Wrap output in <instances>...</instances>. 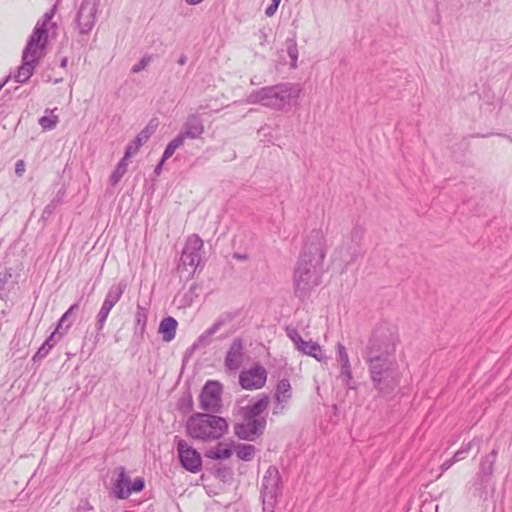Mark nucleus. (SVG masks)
I'll return each instance as SVG.
<instances>
[{"mask_svg": "<svg viewBox=\"0 0 512 512\" xmlns=\"http://www.w3.org/2000/svg\"><path fill=\"white\" fill-rule=\"evenodd\" d=\"M399 343L398 329L388 322H381L373 330L363 350L373 388L380 396H389L400 385L402 373L395 357Z\"/></svg>", "mask_w": 512, "mask_h": 512, "instance_id": "obj_1", "label": "nucleus"}, {"mask_svg": "<svg viewBox=\"0 0 512 512\" xmlns=\"http://www.w3.org/2000/svg\"><path fill=\"white\" fill-rule=\"evenodd\" d=\"M325 256L324 234L320 229H313L307 237L293 274L294 295L297 298L305 299L320 285Z\"/></svg>", "mask_w": 512, "mask_h": 512, "instance_id": "obj_2", "label": "nucleus"}, {"mask_svg": "<svg viewBox=\"0 0 512 512\" xmlns=\"http://www.w3.org/2000/svg\"><path fill=\"white\" fill-rule=\"evenodd\" d=\"M56 13V5L47 11L43 17L38 20L36 26L30 35L22 54V64L18 67L16 78L18 81L29 80L34 69L39 64L43 51L46 48L48 40L47 25Z\"/></svg>", "mask_w": 512, "mask_h": 512, "instance_id": "obj_3", "label": "nucleus"}, {"mask_svg": "<svg viewBox=\"0 0 512 512\" xmlns=\"http://www.w3.org/2000/svg\"><path fill=\"white\" fill-rule=\"evenodd\" d=\"M189 436L202 441L220 439L228 430V422L221 416L212 413H195L186 424Z\"/></svg>", "mask_w": 512, "mask_h": 512, "instance_id": "obj_4", "label": "nucleus"}, {"mask_svg": "<svg viewBox=\"0 0 512 512\" xmlns=\"http://www.w3.org/2000/svg\"><path fill=\"white\" fill-rule=\"evenodd\" d=\"M260 493L264 512H274L277 499L282 494V478L276 466L270 465L266 470Z\"/></svg>", "mask_w": 512, "mask_h": 512, "instance_id": "obj_5", "label": "nucleus"}, {"mask_svg": "<svg viewBox=\"0 0 512 512\" xmlns=\"http://www.w3.org/2000/svg\"><path fill=\"white\" fill-rule=\"evenodd\" d=\"M203 248V240L197 234L190 235L183 247L177 270L182 273L184 270L191 269L189 275L194 274L202 262Z\"/></svg>", "mask_w": 512, "mask_h": 512, "instance_id": "obj_6", "label": "nucleus"}, {"mask_svg": "<svg viewBox=\"0 0 512 512\" xmlns=\"http://www.w3.org/2000/svg\"><path fill=\"white\" fill-rule=\"evenodd\" d=\"M220 110L221 108L211 104L200 105L195 112L189 114L179 134L183 135L184 139L199 138L204 133V120L202 116L217 113Z\"/></svg>", "mask_w": 512, "mask_h": 512, "instance_id": "obj_7", "label": "nucleus"}, {"mask_svg": "<svg viewBox=\"0 0 512 512\" xmlns=\"http://www.w3.org/2000/svg\"><path fill=\"white\" fill-rule=\"evenodd\" d=\"M222 384L216 380H208L203 386L199 401L200 408L210 413H218L222 408Z\"/></svg>", "mask_w": 512, "mask_h": 512, "instance_id": "obj_8", "label": "nucleus"}, {"mask_svg": "<svg viewBox=\"0 0 512 512\" xmlns=\"http://www.w3.org/2000/svg\"><path fill=\"white\" fill-rule=\"evenodd\" d=\"M99 3L95 0H82L75 19L81 34H88L96 22Z\"/></svg>", "mask_w": 512, "mask_h": 512, "instance_id": "obj_9", "label": "nucleus"}, {"mask_svg": "<svg viewBox=\"0 0 512 512\" xmlns=\"http://www.w3.org/2000/svg\"><path fill=\"white\" fill-rule=\"evenodd\" d=\"M176 444L181 466L191 473L199 472L202 465L200 453L189 446L183 439L176 437Z\"/></svg>", "mask_w": 512, "mask_h": 512, "instance_id": "obj_10", "label": "nucleus"}, {"mask_svg": "<svg viewBox=\"0 0 512 512\" xmlns=\"http://www.w3.org/2000/svg\"><path fill=\"white\" fill-rule=\"evenodd\" d=\"M266 424V419L243 418L241 423L235 424L234 433L239 439L253 441L264 433Z\"/></svg>", "mask_w": 512, "mask_h": 512, "instance_id": "obj_11", "label": "nucleus"}, {"mask_svg": "<svg viewBox=\"0 0 512 512\" xmlns=\"http://www.w3.org/2000/svg\"><path fill=\"white\" fill-rule=\"evenodd\" d=\"M267 380V371L260 365L244 370L239 375V384L243 389L253 390L262 388Z\"/></svg>", "mask_w": 512, "mask_h": 512, "instance_id": "obj_12", "label": "nucleus"}, {"mask_svg": "<svg viewBox=\"0 0 512 512\" xmlns=\"http://www.w3.org/2000/svg\"><path fill=\"white\" fill-rule=\"evenodd\" d=\"M303 92L299 83H281L275 86H268L253 92L250 96H300Z\"/></svg>", "mask_w": 512, "mask_h": 512, "instance_id": "obj_13", "label": "nucleus"}, {"mask_svg": "<svg viewBox=\"0 0 512 512\" xmlns=\"http://www.w3.org/2000/svg\"><path fill=\"white\" fill-rule=\"evenodd\" d=\"M269 403L270 397L268 394L261 393L257 395L248 405L241 407L242 418L266 419L263 413L267 410Z\"/></svg>", "mask_w": 512, "mask_h": 512, "instance_id": "obj_14", "label": "nucleus"}, {"mask_svg": "<svg viewBox=\"0 0 512 512\" xmlns=\"http://www.w3.org/2000/svg\"><path fill=\"white\" fill-rule=\"evenodd\" d=\"M232 317L221 315L208 329H206L193 343L191 350L207 347L212 343V336L215 335Z\"/></svg>", "mask_w": 512, "mask_h": 512, "instance_id": "obj_15", "label": "nucleus"}, {"mask_svg": "<svg viewBox=\"0 0 512 512\" xmlns=\"http://www.w3.org/2000/svg\"><path fill=\"white\" fill-rule=\"evenodd\" d=\"M336 348H337V362L340 365L339 378L341 379L342 383L345 386H347L348 388H352V386H351V382L353 379L352 368H351L350 359H349L347 349L340 342L337 343Z\"/></svg>", "mask_w": 512, "mask_h": 512, "instance_id": "obj_16", "label": "nucleus"}, {"mask_svg": "<svg viewBox=\"0 0 512 512\" xmlns=\"http://www.w3.org/2000/svg\"><path fill=\"white\" fill-rule=\"evenodd\" d=\"M243 341L241 338H235L225 356V367L229 371H235L240 368L243 362Z\"/></svg>", "mask_w": 512, "mask_h": 512, "instance_id": "obj_17", "label": "nucleus"}, {"mask_svg": "<svg viewBox=\"0 0 512 512\" xmlns=\"http://www.w3.org/2000/svg\"><path fill=\"white\" fill-rule=\"evenodd\" d=\"M469 491L474 497L486 501L494 492V482L488 478L475 475L473 481L470 483Z\"/></svg>", "mask_w": 512, "mask_h": 512, "instance_id": "obj_18", "label": "nucleus"}, {"mask_svg": "<svg viewBox=\"0 0 512 512\" xmlns=\"http://www.w3.org/2000/svg\"><path fill=\"white\" fill-rule=\"evenodd\" d=\"M114 472L117 476L112 487L113 494L117 499H127L130 496V490H128L130 478L126 474V469L119 466Z\"/></svg>", "mask_w": 512, "mask_h": 512, "instance_id": "obj_19", "label": "nucleus"}, {"mask_svg": "<svg viewBox=\"0 0 512 512\" xmlns=\"http://www.w3.org/2000/svg\"><path fill=\"white\" fill-rule=\"evenodd\" d=\"M127 288V283L124 280L119 281L118 283L113 284L107 291L102 306L107 310H112V308L120 301L123 293Z\"/></svg>", "mask_w": 512, "mask_h": 512, "instance_id": "obj_20", "label": "nucleus"}, {"mask_svg": "<svg viewBox=\"0 0 512 512\" xmlns=\"http://www.w3.org/2000/svg\"><path fill=\"white\" fill-rule=\"evenodd\" d=\"M157 128V123L151 120L148 125L137 134L135 139L126 147L125 151H129L131 155L136 154L140 147L148 141V139L154 134Z\"/></svg>", "mask_w": 512, "mask_h": 512, "instance_id": "obj_21", "label": "nucleus"}, {"mask_svg": "<svg viewBox=\"0 0 512 512\" xmlns=\"http://www.w3.org/2000/svg\"><path fill=\"white\" fill-rule=\"evenodd\" d=\"M498 457V449L494 448L490 453L480 459L479 469L476 475L493 480L494 467Z\"/></svg>", "mask_w": 512, "mask_h": 512, "instance_id": "obj_22", "label": "nucleus"}, {"mask_svg": "<svg viewBox=\"0 0 512 512\" xmlns=\"http://www.w3.org/2000/svg\"><path fill=\"white\" fill-rule=\"evenodd\" d=\"M365 234V229L361 225H355L350 234L349 242L353 243L352 257L345 259L346 265L353 263L359 256L362 255L361 242Z\"/></svg>", "mask_w": 512, "mask_h": 512, "instance_id": "obj_23", "label": "nucleus"}, {"mask_svg": "<svg viewBox=\"0 0 512 512\" xmlns=\"http://www.w3.org/2000/svg\"><path fill=\"white\" fill-rule=\"evenodd\" d=\"M178 322L171 316L164 317L159 325V333L162 334L163 341L170 342L175 338Z\"/></svg>", "mask_w": 512, "mask_h": 512, "instance_id": "obj_24", "label": "nucleus"}, {"mask_svg": "<svg viewBox=\"0 0 512 512\" xmlns=\"http://www.w3.org/2000/svg\"><path fill=\"white\" fill-rule=\"evenodd\" d=\"M131 156L132 155L129 151H125L123 158L118 162L109 178V183L111 186H116L125 175L127 172L128 160Z\"/></svg>", "mask_w": 512, "mask_h": 512, "instance_id": "obj_25", "label": "nucleus"}, {"mask_svg": "<svg viewBox=\"0 0 512 512\" xmlns=\"http://www.w3.org/2000/svg\"><path fill=\"white\" fill-rule=\"evenodd\" d=\"M296 349L305 355L314 357L318 361H322L325 358L321 346L311 340H303V344H300Z\"/></svg>", "mask_w": 512, "mask_h": 512, "instance_id": "obj_26", "label": "nucleus"}, {"mask_svg": "<svg viewBox=\"0 0 512 512\" xmlns=\"http://www.w3.org/2000/svg\"><path fill=\"white\" fill-rule=\"evenodd\" d=\"M292 98H247L248 103H257L259 102L268 107H272L277 110L286 109V105H290V100Z\"/></svg>", "mask_w": 512, "mask_h": 512, "instance_id": "obj_27", "label": "nucleus"}, {"mask_svg": "<svg viewBox=\"0 0 512 512\" xmlns=\"http://www.w3.org/2000/svg\"><path fill=\"white\" fill-rule=\"evenodd\" d=\"M147 319H148L147 310L144 307L137 305V310H136V314H135V326H134L135 335H139L140 337H143V335L145 333V329H146Z\"/></svg>", "mask_w": 512, "mask_h": 512, "instance_id": "obj_28", "label": "nucleus"}, {"mask_svg": "<svg viewBox=\"0 0 512 512\" xmlns=\"http://www.w3.org/2000/svg\"><path fill=\"white\" fill-rule=\"evenodd\" d=\"M292 396V389L288 379H281L274 394L275 402H287Z\"/></svg>", "mask_w": 512, "mask_h": 512, "instance_id": "obj_29", "label": "nucleus"}, {"mask_svg": "<svg viewBox=\"0 0 512 512\" xmlns=\"http://www.w3.org/2000/svg\"><path fill=\"white\" fill-rule=\"evenodd\" d=\"M80 308V303L72 304L68 310L61 316L57 324V330H62L64 333L70 328L73 323L72 315Z\"/></svg>", "mask_w": 512, "mask_h": 512, "instance_id": "obj_30", "label": "nucleus"}, {"mask_svg": "<svg viewBox=\"0 0 512 512\" xmlns=\"http://www.w3.org/2000/svg\"><path fill=\"white\" fill-rule=\"evenodd\" d=\"M232 455V450L230 447H223L221 443H218L217 446L206 453V456L211 459L223 460L228 459Z\"/></svg>", "mask_w": 512, "mask_h": 512, "instance_id": "obj_31", "label": "nucleus"}, {"mask_svg": "<svg viewBox=\"0 0 512 512\" xmlns=\"http://www.w3.org/2000/svg\"><path fill=\"white\" fill-rule=\"evenodd\" d=\"M185 139L183 138V135L178 134L174 139H172L166 146L163 155H162V162H165L168 160L178 149L184 144Z\"/></svg>", "mask_w": 512, "mask_h": 512, "instance_id": "obj_32", "label": "nucleus"}, {"mask_svg": "<svg viewBox=\"0 0 512 512\" xmlns=\"http://www.w3.org/2000/svg\"><path fill=\"white\" fill-rule=\"evenodd\" d=\"M256 448L252 444H239L236 446V455L240 460L250 461L255 455Z\"/></svg>", "mask_w": 512, "mask_h": 512, "instance_id": "obj_33", "label": "nucleus"}, {"mask_svg": "<svg viewBox=\"0 0 512 512\" xmlns=\"http://www.w3.org/2000/svg\"><path fill=\"white\" fill-rule=\"evenodd\" d=\"M17 74H18V68L16 69V72H15L13 77L11 75H8L2 81H0V90L3 87L7 86V88L4 91L3 96H6L7 94H10L12 90H14V91L17 90L18 86L16 84H18V83H25L27 81V80H25V81H18V79L16 78Z\"/></svg>", "mask_w": 512, "mask_h": 512, "instance_id": "obj_34", "label": "nucleus"}, {"mask_svg": "<svg viewBox=\"0 0 512 512\" xmlns=\"http://www.w3.org/2000/svg\"><path fill=\"white\" fill-rule=\"evenodd\" d=\"M287 54L291 60L290 66L291 68L297 67V59H298V49L295 40H289L287 42Z\"/></svg>", "mask_w": 512, "mask_h": 512, "instance_id": "obj_35", "label": "nucleus"}, {"mask_svg": "<svg viewBox=\"0 0 512 512\" xmlns=\"http://www.w3.org/2000/svg\"><path fill=\"white\" fill-rule=\"evenodd\" d=\"M58 121L59 119L56 115H45L39 118L38 123L43 128V130H52L56 127Z\"/></svg>", "mask_w": 512, "mask_h": 512, "instance_id": "obj_36", "label": "nucleus"}, {"mask_svg": "<svg viewBox=\"0 0 512 512\" xmlns=\"http://www.w3.org/2000/svg\"><path fill=\"white\" fill-rule=\"evenodd\" d=\"M110 313V310H107L106 308H104L103 306H101L99 312L97 313V316H96V330L97 332H101L104 328V325H105V322L108 318V315Z\"/></svg>", "mask_w": 512, "mask_h": 512, "instance_id": "obj_37", "label": "nucleus"}, {"mask_svg": "<svg viewBox=\"0 0 512 512\" xmlns=\"http://www.w3.org/2000/svg\"><path fill=\"white\" fill-rule=\"evenodd\" d=\"M51 345H48V343H43L39 349L37 350V352L34 354V356L32 357V361L33 362H39L41 361L42 359H44L50 352L51 350Z\"/></svg>", "mask_w": 512, "mask_h": 512, "instance_id": "obj_38", "label": "nucleus"}, {"mask_svg": "<svg viewBox=\"0 0 512 512\" xmlns=\"http://www.w3.org/2000/svg\"><path fill=\"white\" fill-rule=\"evenodd\" d=\"M286 334L290 338V340L294 343L297 348L300 344H303V338L297 331V329L293 327H286Z\"/></svg>", "mask_w": 512, "mask_h": 512, "instance_id": "obj_39", "label": "nucleus"}, {"mask_svg": "<svg viewBox=\"0 0 512 512\" xmlns=\"http://www.w3.org/2000/svg\"><path fill=\"white\" fill-rule=\"evenodd\" d=\"M471 446H472V441H470L467 444H462V446L455 452V454L453 456L454 460L456 462L463 460L466 457V455L469 453Z\"/></svg>", "mask_w": 512, "mask_h": 512, "instance_id": "obj_40", "label": "nucleus"}, {"mask_svg": "<svg viewBox=\"0 0 512 512\" xmlns=\"http://www.w3.org/2000/svg\"><path fill=\"white\" fill-rule=\"evenodd\" d=\"M145 488V481H144V478L142 477H137L134 479V481L128 486V490H130V494L133 493V492H141L143 491Z\"/></svg>", "mask_w": 512, "mask_h": 512, "instance_id": "obj_41", "label": "nucleus"}, {"mask_svg": "<svg viewBox=\"0 0 512 512\" xmlns=\"http://www.w3.org/2000/svg\"><path fill=\"white\" fill-rule=\"evenodd\" d=\"M151 59H152V56L150 55H144L140 61L138 63H136L132 68H131V72L132 73H138L140 71H142L143 69H145L148 64L151 62Z\"/></svg>", "mask_w": 512, "mask_h": 512, "instance_id": "obj_42", "label": "nucleus"}, {"mask_svg": "<svg viewBox=\"0 0 512 512\" xmlns=\"http://www.w3.org/2000/svg\"><path fill=\"white\" fill-rule=\"evenodd\" d=\"M352 253H353V243H351V242H348L343 247H341V249L339 250L340 257L345 264H346V261L344 260V258L348 259V258L352 257Z\"/></svg>", "mask_w": 512, "mask_h": 512, "instance_id": "obj_43", "label": "nucleus"}, {"mask_svg": "<svg viewBox=\"0 0 512 512\" xmlns=\"http://www.w3.org/2000/svg\"><path fill=\"white\" fill-rule=\"evenodd\" d=\"M63 334L64 332L62 330H57L56 328L55 331L52 332L44 342L48 343V345H51V348H53L58 343Z\"/></svg>", "mask_w": 512, "mask_h": 512, "instance_id": "obj_44", "label": "nucleus"}, {"mask_svg": "<svg viewBox=\"0 0 512 512\" xmlns=\"http://www.w3.org/2000/svg\"><path fill=\"white\" fill-rule=\"evenodd\" d=\"M94 509L87 498H82L77 506L78 512H90Z\"/></svg>", "mask_w": 512, "mask_h": 512, "instance_id": "obj_45", "label": "nucleus"}, {"mask_svg": "<svg viewBox=\"0 0 512 512\" xmlns=\"http://www.w3.org/2000/svg\"><path fill=\"white\" fill-rule=\"evenodd\" d=\"M57 201L58 200H51L44 208L43 210V213H42V217L43 218H48L50 217V215L55 211V209L57 208Z\"/></svg>", "mask_w": 512, "mask_h": 512, "instance_id": "obj_46", "label": "nucleus"}, {"mask_svg": "<svg viewBox=\"0 0 512 512\" xmlns=\"http://www.w3.org/2000/svg\"><path fill=\"white\" fill-rule=\"evenodd\" d=\"M281 0H271V4L265 9V15L272 17L275 15Z\"/></svg>", "mask_w": 512, "mask_h": 512, "instance_id": "obj_47", "label": "nucleus"}, {"mask_svg": "<svg viewBox=\"0 0 512 512\" xmlns=\"http://www.w3.org/2000/svg\"><path fill=\"white\" fill-rule=\"evenodd\" d=\"M12 277L11 270L8 268H4L3 270H0V284L6 285L7 282Z\"/></svg>", "mask_w": 512, "mask_h": 512, "instance_id": "obj_48", "label": "nucleus"}, {"mask_svg": "<svg viewBox=\"0 0 512 512\" xmlns=\"http://www.w3.org/2000/svg\"><path fill=\"white\" fill-rule=\"evenodd\" d=\"M25 172V162L23 160H18L15 164V174L18 177H22Z\"/></svg>", "mask_w": 512, "mask_h": 512, "instance_id": "obj_49", "label": "nucleus"}, {"mask_svg": "<svg viewBox=\"0 0 512 512\" xmlns=\"http://www.w3.org/2000/svg\"><path fill=\"white\" fill-rule=\"evenodd\" d=\"M286 402H276L275 406L273 407V414L278 415L281 414L285 408Z\"/></svg>", "mask_w": 512, "mask_h": 512, "instance_id": "obj_50", "label": "nucleus"}, {"mask_svg": "<svg viewBox=\"0 0 512 512\" xmlns=\"http://www.w3.org/2000/svg\"><path fill=\"white\" fill-rule=\"evenodd\" d=\"M456 461L454 460V458L452 457L451 459L449 460H446L442 465H441V469L442 471H446L448 470Z\"/></svg>", "mask_w": 512, "mask_h": 512, "instance_id": "obj_51", "label": "nucleus"}, {"mask_svg": "<svg viewBox=\"0 0 512 512\" xmlns=\"http://www.w3.org/2000/svg\"><path fill=\"white\" fill-rule=\"evenodd\" d=\"M64 194H65V190L63 189H60L57 194L55 195V197L52 199V200H58L57 201V206L61 203L63 197H64Z\"/></svg>", "mask_w": 512, "mask_h": 512, "instance_id": "obj_52", "label": "nucleus"}, {"mask_svg": "<svg viewBox=\"0 0 512 512\" xmlns=\"http://www.w3.org/2000/svg\"><path fill=\"white\" fill-rule=\"evenodd\" d=\"M164 162H162V159L160 160V162L157 164V166L155 167L154 169V173L156 175H159L161 170H162V166H163Z\"/></svg>", "mask_w": 512, "mask_h": 512, "instance_id": "obj_53", "label": "nucleus"}, {"mask_svg": "<svg viewBox=\"0 0 512 512\" xmlns=\"http://www.w3.org/2000/svg\"><path fill=\"white\" fill-rule=\"evenodd\" d=\"M177 62H178V64H179V65H182V66H183V65H185V64H186V62H187V56H186V55H184V54H182V55L179 57V59H178V61H177Z\"/></svg>", "mask_w": 512, "mask_h": 512, "instance_id": "obj_54", "label": "nucleus"}, {"mask_svg": "<svg viewBox=\"0 0 512 512\" xmlns=\"http://www.w3.org/2000/svg\"><path fill=\"white\" fill-rule=\"evenodd\" d=\"M203 0H186V2L190 5H196L201 3Z\"/></svg>", "mask_w": 512, "mask_h": 512, "instance_id": "obj_55", "label": "nucleus"}, {"mask_svg": "<svg viewBox=\"0 0 512 512\" xmlns=\"http://www.w3.org/2000/svg\"><path fill=\"white\" fill-rule=\"evenodd\" d=\"M67 63H68V59H67V57H64V58L61 60V67H66Z\"/></svg>", "mask_w": 512, "mask_h": 512, "instance_id": "obj_56", "label": "nucleus"}, {"mask_svg": "<svg viewBox=\"0 0 512 512\" xmlns=\"http://www.w3.org/2000/svg\"><path fill=\"white\" fill-rule=\"evenodd\" d=\"M5 286L0 284V299L3 297Z\"/></svg>", "mask_w": 512, "mask_h": 512, "instance_id": "obj_57", "label": "nucleus"}, {"mask_svg": "<svg viewBox=\"0 0 512 512\" xmlns=\"http://www.w3.org/2000/svg\"><path fill=\"white\" fill-rule=\"evenodd\" d=\"M235 258H237V259H245L246 256H242L240 254H235Z\"/></svg>", "mask_w": 512, "mask_h": 512, "instance_id": "obj_58", "label": "nucleus"}, {"mask_svg": "<svg viewBox=\"0 0 512 512\" xmlns=\"http://www.w3.org/2000/svg\"><path fill=\"white\" fill-rule=\"evenodd\" d=\"M502 136H503V137H505V138H507V139H509V140L512 142V137L507 136V135H502Z\"/></svg>", "mask_w": 512, "mask_h": 512, "instance_id": "obj_59", "label": "nucleus"}]
</instances>
